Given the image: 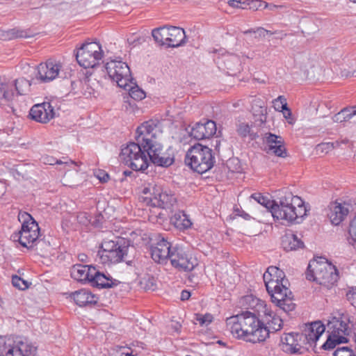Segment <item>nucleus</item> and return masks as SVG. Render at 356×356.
Segmentation results:
<instances>
[{
  "label": "nucleus",
  "mask_w": 356,
  "mask_h": 356,
  "mask_svg": "<svg viewBox=\"0 0 356 356\" xmlns=\"http://www.w3.org/2000/svg\"><path fill=\"white\" fill-rule=\"evenodd\" d=\"M213 318L212 315L210 314H206L204 315L197 314L195 316V320L198 322L200 325H207L212 322Z\"/></svg>",
  "instance_id": "44"
},
{
  "label": "nucleus",
  "mask_w": 356,
  "mask_h": 356,
  "mask_svg": "<svg viewBox=\"0 0 356 356\" xmlns=\"http://www.w3.org/2000/svg\"><path fill=\"white\" fill-rule=\"evenodd\" d=\"M267 113H252L248 118L250 122L238 120L236 124V131L238 134L242 137H249L251 140H254L258 137L256 132L254 131L253 127H261L266 121Z\"/></svg>",
  "instance_id": "17"
},
{
  "label": "nucleus",
  "mask_w": 356,
  "mask_h": 356,
  "mask_svg": "<svg viewBox=\"0 0 356 356\" xmlns=\"http://www.w3.org/2000/svg\"><path fill=\"white\" fill-rule=\"evenodd\" d=\"M219 69L225 71L231 76L236 75L242 70V63L245 57L235 54L226 53L214 59Z\"/></svg>",
  "instance_id": "18"
},
{
  "label": "nucleus",
  "mask_w": 356,
  "mask_h": 356,
  "mask_svg": "<svg viewBox=\"0 0 356 356\" xmlns=\"http://www.w3.org/2000/svg\"><path fill=\"white\" fill-rule=\"evenodd\" d=\"M216 122L211 120H203L197 122L192 128L191 136L196 140L209 138L216 133Z\"/></svg>",
  "instance_id": "22"
},
{
  "label": "nucleus",
  "mask_w": 356,
  "mask_h": 356,
  "mask_svg": "<svg viewBox=\"0 0 356 356\" xmlns=\"http://www.w3.org/2000/svg\"><path fill=\"white\" fill-rule=\"evenodd\" d=\"M58 116L56 113H29L27 118L38 122L47 123Z\"/></svg>",
  "instance_id": "35"
},
{
  "label": "nucleus",
  "mask_w": 356,
  "mask_h": 356,
  "mask_svg": "<svg viewBox=\"0 0 356 356\" xmlns=\"http://www.w3.org/2000/svg\"><path fill=\"white\" fill-rule=\"evenodd\" d=\"M271 216L277 220H284L289 223L300 222L299 220L307 215L304 201L290 192H286L275 200Z\"/></svg>",
  "instance_id": "4"
},
{
  "label": "nucleus",
  "mask_w": 356,
  "mask_h": 356,
  "mask_svg": "<svg viewBox=\"0 0 356 356\" xmlns=\"http://www.w3.org/2000/svg\"><path fill=\"white\" fill-rule=\"evenodd\" d=\"M350 205L346 202L335 201L329 205L327 216L332 225H338L345 220L350 211Z\"/></svg>",
  "instance_id": "23"
},
{
  "label": "nucleus",
  "mask_w": 356,
  "mask_h": 356,
  "mask_svg": "<svg viewBox=\"0 0 356 356\" xmlns=\"http://www.w3.org/2000/svg\"><path fill=\"white\" fill-rule=\"evenodd\" d=\"M13 87V85L3 83L0 81V105L4 104L3 102H8L13 99L14 97Z\"/></svg>",
  "instance_id": "34"
},
{
  "label": "nucleus",
  "mask_w": 356,
  "mask_h": 356,
  "mask_svg": "<svg viewBox=\"0 0 356 356\" xmlns=\"http://www.w3.org/2000/svg\"><path fill=\"white\" fill-rule=\"evenodd\" d=\"M252 111H262L266 110V102L260 98H254L252 101Z\"/></svg>",
  "instance_id": "43"
},
{
  "label": "nucleus",
  "mask_w": 356,
  "mask_h": 356,
  "mask_svg": "<svg viewBox=\"0 0 356 356\" xmlns=\"http://www.w3.org/2000/svg\"><path fill=\"white\" fill-rule=\"evenodd\" d=\"M95 267L82 264H75L70 270L71 277L76 281L90 283L92 277V269Z\"/></svg>",
  "instance_id": "26"
},
{
  "label": "nucleus",
  "mask_w": 356,
  "mask_h": 356,
  "mask_svg": "<svg viewBox=\"0 0 356 356\" xmlns=\"http://www.w3.org/2000/svg\"><path fill=\"white\" fill-rule=\"evenodd\" d=\"M129 246V242L124 238L104 240L97 257L103 264H117L124 261L127 255Z\"/></svg>",
  "instance_id": "9"
},
{
  "label": "nucleus",
  "mask_w": 356,
  "mask_h": 356,
  "mask_svg": "<svg viewBox=\"0 0 356 356\" xmlns=\"http://www.w3.org/2000/svg\"><path fill=\"white\" fill-rule=\"evenodd\" d=\"M356 111V106H347L340 108L339 111Z\"/></svg>",
  "instance_id": "56"
},
{
  "label": "nucleus",
  "mask_w": 356,
  "mask_h": 356,
  "mask_svg": "<svg viewBox=\"0 0 356 356\" xmlns=\"http://www.w3.org/2000/svg\"><path fill=\"white\" fill-rule=\"evenodd\" d=\"M103 54L102 46L99 42H86L78 49L76 59L83 67L93 68L99 64L103 58Z\"/></svg>",
  "instance_id": "14"
},
{
  "label": "nucleus",
  "mask_w": 356,
  "mask_h": 356,
  "mask_svg": "<svg viewBox=\"0 0 356 356\" xmlns=\"http://www.w3.org/2000/svg\"><path fill=\"white\" fill-rule=\"evenodd\" d=\"M20 139H19L18 140L16 141V145H20L22 147H24L25 148H28L29 147H27V145H29L31 144V143L28 142V143H20L19 142Z\"/></svg>",
  "instance_id": "60"
},
{
  "label": "nucleus",
  "mask_w": 356,
  "mask_h": 356,
  "mask_svg": "<svg viewBox=\"0 0 356 356\" xmlns=\"http://www.w3.org/2000/svg\"><path fill=\"white\" fill-rule=\"evenodd\" d=\"M172 251L170 261L177 270L189 272L197 266L196 258L186 251L183 247L175 245Z\"/></svg>",
  "instance_id": "16"
},
{
  "label": "nucleus",
  "mask_w": 356,
  "mask_h": 356,
  "mask_svg": "<svg viewBox=\"0 0 356 356\" xmlns=\"http://www.w3.org/2000/svg\"><path fill=\"white\" fill-rule=\"evenodd\" d=\"M282 245L286 251L296 250L304 247V243L292 232L286 233L282 237Z\"/></svg>",
  "instance_id": "31"
},
{
  "label": "nucleus",
  "mask_w": 356,
  "mask_h": 356,
  "mask_svg": "<svg viewBox=\"0 0 356 356\" xmlns=\"http://www.w3.org/2000/svg\"><path fill=\"white\" fill-rule=\"evenodd\" d=\"M227 328L236 338L253 343L264 341L268 332L255 313L246 311L226 320Z\"/></svg>",
  "instance_id": "1"
},
{
  "label": "nucleus",
  "mask_w": 356,
  "mask_h": 356,
  "mask_svg": "<svg viewBox=\"0 0 356 356\" xmlns=\"http://www.w3.org/2000/svg\"><path fill=\"white\" fill-rule=\"evenodd\" d=\"M334 356H356L354 351L348 347L338 348L333 353Z\"/></svg>",
  "instance_id": "47"
},
{
  "label": "nucleus",
  "mask_w": 356,
  "mask_h": 356,
  "mask_svg": "<svg viewBox=\"0 0 356 356\" xmlns=\"http://www.w3.org/2000/svg\"><path fill=\"white\" fill-rule=\"evenodd\" d=\"M172 248H174V245L163 238L154 245H152L150 248L151 257L158 264H166L170 259Z\"/></svg>",
  "instance_id": "20"
},
{
  "label": "nucleus",
  "mask_w": 356,
  "mask_h": 356,
  "mask_svg": "<svg viewBox=\"0 0 356 356\" xmlns=\"http://www.w3.org/2000/svg\"><path fill=\"white\" fill-rule=\"evenodd\" d=\"M129 90L130 97L135 100H142L145 97V92L138 86L131 87Z\"/></svg>",
  "instance_id": "42"
},
{
  "label": "nucleus",
  "mask_w": 356,
  "mask_h": 356,
  "mask_svg": "<svg viewBox=\"0 0 356 356\" xmlns=\"http://www.w3.org/2000/svg\"><path fill=\"white\" fill-rule=\"evenodd\" d=\"M61 67L60 63L53 60L40 63L37 68L36 79L42 83L49 82L58 76Z\"/></svg>",
  "instance_id": "19"
},
{
  "label": "nucleus",
  "mask_w": 356,
  "mask_h": 356,
  "mask_svg": "<svg viewBox=\"0 0 356 356\" xmlns=\"http://www.w3.org/2000/svg\"><path fill=\"white\" fill-rule=\"evenodd\" d=\"M191 297V293L188 291L184 290L181 293V300H187Z\"/></svg>",
  "instance_id": "54"
},
{
  "label": "nucleus",
  "mask_w": 356,
  "mask_h": 356,
  "mask_svg": "<svg viewBox=\"0 0 356 356\" xmlns=\"http://www.w3.org/2000/svg\"><path fill=\"white\" fill-rule=\"evenodd\" d=\"M250 198L254 199L259 204L264 206L266 209L267 212L270 213V210H273V207H274L275 200L271 201L261 193H253L251 195Z\"/></svg>",
  "instance_id": "37"
},
{
  "label": "nucleus",
  "mask_w": 356,
  "mask_h": 356,
  "mask_svg": "<svg viewBox=\"0 0 356 356\" xmlns=\"http://www.w3.org/2000/svg\"><path fill=\"white\" fill-rule=\"evenodd\" d=\"M284 118L287 120V122L293 124L295 122L296 118L294 117V113H282Z\"/></svg>",
  "instance_id": "53"
},
{
  "label": "nucleus",
  "mask_w": 356,
  "mask_h": 356,
  "mask_svg": "<svg viewBox=\"0 0 356 356\" xmlns=\"http://www.w3.org/2000/svg\"><path fill=\"white\" fill-rule=\"evenodd\" d=\"M348 233L350 243H356V216L350 223Z\"/></svg>",
  "instance_id": "49"
},
{
  "label": "nucleus",
  "mask_w": 356,
  "mask_h": 356,
  "mask_svg": "<svg viewBox=\"0 0 356 356\" xmlns=\"http://www.w3.org/2000/svg\"><path fill=\"white\" fill-rule=\"evenodd\" d=\"M346 341L341 339L339 337H336L329 333L326 341L323 343L321 348L324 350H332L335 348L337 344L345 343Z\"/></svg>",
  "instance_id": "39"
},
{
  "label": "nucleus",
  "mask_w": 356,
  "mask_h": 356,
  "mask_svg": "<svg viewBox=\"0 0 356 356\" xmlns=\"http://www.w3.org/2000/svg\"><path fill=\"white\" fill-rule=\"evenodd\" d=\"M18 219L22 222L21 229L12 235L23 247H29L40 236V227L34 218L26 212H19Z\"/></svg>",
  "instance_id": "11"
},
{
  "label": "nucleus",
  "mask_w": 356,
  "mask_h": 356,
  "mask_svg": "<svg viewBox=\"0 0 356 356\" xmlns=\"http://www.w3.org/2000/svg\"><path fill=\"white\" fill-rule=\"evenodd\" d=\"M185 163L194 171L203 174L213 168L215 158L211 148L197 143L187 151Z\"/></svg>",
  "instance_id": "8"
},
{
  "label": "nucleus",
  "mask_w": 356,
  "mask_h": 356,
  "mask_svg": "<svg viewBox=\"0 0 356 356\" xmlns=\"http://www.w3.org/2000/svg\"><path fill=\"white\" fill-rule=\"evenodd\" d=\"M356 113H350L345 115V113H337L332 117L333 121L335 122H342L350 120Z\"/></svg>",
  "instance_id": "50"
},
{
  "label": "nucleus",
  "mask_w": 356,
  "mask_h": 356,
  "mask_svg": "<svg viewBox=\"0 0 356 356\" xmlns=\"http://www.w3.org/2000/svg\"><path fill=\"white\" fill-rule=\"evenodd\" d=\"M334 148V143H325L318 144L316 147V150L317 152H320L322 154H327L332 149Z\"/></svg>",
  "instance_id": "48"
},
{
  "label": "nucleus",
  "mask_w": 356,
  "mask_h": 356,
  "mask_svg": "<svg viewBox=\"0 0 356 356\" xmlns=\"http://www.w3.org/2000/svg\"><path fill=\"white\" fill-rule=\"evenodd\" d=\"M92 277L90 284L99 288H110L116 285L117 280H113L110 275H106L98 271L95 268L92 269Z\"/></svg>",
  "instance_id": "29"
},
{
  "label": "nucleus",
  "mask_w": 356,
  "mask_h": 356,
  "mask_svg": "<svg viewBox=\"0 0 356 356\" xmlns=\"http://www.w3.org/2000/svg\"><path fill=\"white\" fill-rule=\"evenodd\" d=\"M348 322L349 319L346 315L334 317L327 325V332L347 341L346 335L349 333Z\"/></svg>",
  "instance_id": "21"
},
{
  "label": "nucleus",
  "mask_w": 356,
  "mask_h": 356,
  "mask_svg": "<svg viewBox=\"0 0 356 356\" xmlns=\"http://www.w3.org/2000/svg\"><path fill=\"white\" fill-rule=\"evenodd\" d=\"M66 104L57 98H53L48 102H44L40 104H35L31 106L29 111H59L65 108Z\"/></svg>",
  "instance_id": "27"
},
{
  "label": "nucleus",
  "mask_w": 356,
  "mask_h": 356,
  "mask_svg": "<svg viewBox=\"0 0 356 356\" xmlns=\"http://www.w3.org/2000/svg\"><path fill=\"white\" fill-rule=\"evenodd\" d=\"M12 284L15 287L20 290H24L29 287L28 282L17 275L13 276Z\"/></svg>",
  "instance_id": "46"
},
{
  "label": "nucleus",
  "mask_w": 356,
  "mask_h": 356,
  "mask_svg": "<svg viewBox=\"0 0 356 356\" xmlns=\"http://www.w3.org/2000/svg\"><path fill=\"white\" fill-rule=\"evenodd\" d=\"M334 107V105H332L331 103H319L317 99H314L311 102L310 106L309 109V110H315L317 111L318 109L324 110L325 108L327 109H332Z\"/></svg>",
  "instance_id": "41"
},
{
  "label": "nucleus",
  "mask_w": 356,
  "mask_h": 356,
  "mask_svg": "<svg viewBox=\"0 0 356 356\" xmlns=\"http://www.w3.org/2000/svg\"><path fill=\"white\" fill-rule=\"evenodd\" d=\"M338 277L337 268L325 258L318 257L309 261L306 273L308 280L329 287L337 282Z\"/></svg>",
  "instance_id": "6"
},
{
  "label": "nucleus",
  "mask_w": 356,
  "mask_h": 356,
  "mask_svg": "<svg viewBox=\"0 0 356 356\" xmlns=\"http://www.w3.org/2000/svg\"><path fill=\"white\" fill-rule=\"evenodd\" d=\"M263 278L272 302L284 312L293 311L296 305L293 302L292 293L286 286L284 271L276 266H270Z\"/></svg>",
  "instance_id": "2"
},
{
  "label": "nucleus",
  "mask_w": 356,
  "mask_h": 356,
  "mask_svg": "<svg viewBox=\"0 0 356 356\" xmlns=\"http://www.w3.org/2000/svg\"><path fill=\"white\" fill-rule=\"evenodd\" d=\"M121 356H136V355H133L131 353H122L121 354Z\"/></svg>",
  "instance_id": "61"
},
{
  "label": "nucleus",
  "mask_w": 356,
  "mask_h": 356,
  "mask_svg": "<svg viewBox=\"0 0 356 356\" xmlns=\"http://www.w3.org/2000/svg\"><path fill=\"white\" fill-rule=\"evenodd\" d=\"M142 193L141 201L147 206L170 209L177 203V197L170 190L154 182L145 185Z\"/></svg>",
  "instance_id": "7"
},
{
  "label": "nucleus",
  "mask_w": 356,
  "mask_h": 356,
  "mask_svg": "<svg viewBox=\"0 0 356 356\" xmlns=\"http://www.w3.org/2000/svg\"><path fill=\"white\" fill-rule=\"evenodd\" d=\"M55 163L58 164V165H64L65 168L66 166H71V165H74V163L72 161H70V162L65 161V162H63L61 160H56Z\"/></svg>",
  "instance_id": "57"
},
{
  "label": "nucleus",
  "mask_w": 356,
  "mask_h": 356,
  "mask_svg": "<svg viewBox=\"0 0 356 356\" xmlns=\"http://www.w3.org/2000/svg\"><path fill=\"white\" fill-rule=\"evenodd\" d=\"M325 327L321 321H314L305 324L300 333L294 337L289 334L286 337L287 344L290 346L289 350L293 354H302L314 345L321 335L325 332Z\"/></svg>",
  "instance_id": "5"
},
{
  "label": "nucleus",
  "mask_w": 356,
  "mask_h": 356,
  "mask_svg": "<svg viewBox=\"0 0 356 356\" xmlns=\"http://www.w3.org/2000/svg\"><path fill=\"white\" fill-rule=\"evenodd\" d=\"M106 70L109 78L115 81L120 88L126 89L133 79L128 65L122 60H111L107 62Z\"/></svg>",
  "instance_id": "15"
},
{
  "label": "nucleus",
  "mask_w": 356,
  "mask_h": 356,
  "mask_svg": "<svg viewBox=\"0 0 356 356\" xmlns=\"http://www.w3.org/2000/svg\"><path fill=\"white\" fill-rule=\"evenodd\" d=\"M76 305L83 307L90 305H95L97 302V297L92 294L89 290L81 289L71 293Z\"/></svg>",
  "instance_id": "28"
},
{
  "label": "nucleus",
  "mask_w": 356,
  "mask_h": 356,
  "mask_svg": "<svg viewBox=\"0 0 356 356\" xmlns=\"http://www.w3.org/2000/svg\"><path fill=\"white\" fill-rule=\"evenodd\" d=\"M348 143V140H347V139L341 141V143Z\"/></svg>",
  "instance_id": "64"
},
{
  "label": "nucleus",
  "mask_w": 356,
  "mask_h": 356,
  "mask_svg": "<svg viewBox=\"0 0 356 356\" xmlns=\"http://www.w3.org/2000/svg\"><path fill=\"white\" fill-rule=\"evenodd\" d=\"M260 317L262 318L261 323H264V327L268 330V334L270 332L278 331L282 327V318L267 307L263 309Z\"/></svg>",
  "instance_id": "25"
},
{
  "label": "nucleus",
  "mask_w": 356,
  "mask_h": 356,
  "mask_svg": "<svg viewBox=\"0 0 356 356\" xmlns=\"http://www.w3.org/2000/svg\"><path fill=\"white\" fill-rule=\"evenodd\" d=\"M22 37H24V32L16 29L0 31V39L3 40H10Z\"/></svg>",
  "instance_id": "38"
},
{
  "label": "nucleus",
  "mask_w": 356,
  "mask_h": 356,
  "mask_svg": "<svg viewBox=\"0 0 356 356\" xmlns=\"http://www.w3.org/2000/svg\"><path fill=\"white\" fill-rule=\"evenodd\" d=\"M264 141L267 144L266 150L268 153L271 152L277 156L283 158L287 156L286 149L280 136L271 133H267L264 137Z\"/></svg>",
  "instance_id": "24"
},
{
  "label": "nucleus",
  "mask_w": 356,
  "mask_h": 356,
  "mask_svg": "<svg viewBox=\"0 0 356 356\" xmlns=\"http://www.w3.org/2000/svg\"><path fill=\"white\" fill-rule=\"evenodd\" d=\"M269 6H270V10H273V8L282 7V6H276V5H272V4H270Z\"/></svg>",
  "instance_id": "62"
},
{
  "label": "nucleus",
  "mask_w": 356,
  "mask_h": 356,
  "mask_svg": "<svg viewBox=\"0 0 356 356\" xmlns=\"http://www.w3.org/2000/svg\"><path fill=\"white\" fill-rule=\"evenodd\" d=\"M348 300L356 308V286L352 288L346 294Z\"/></svg>",
  "instance_id": "51"
},
{
  "label": "nucleus",
  "mask_w": 356,
  "mask_h": 356,
  "mask_svg": "<svg viewBox=\"0 0 356 356\" xmlns=\"http://www.w3.org/2000/svg\"><path fill=\"white\" fill-rule=\"evenodd\" d=\"M240 303L245 309L254 310L253 313H255L257 316H261L263 309H265L266 307L263 301L252 296L243 297L240 300Z\"/></svg>",
  "instance_id": "30"
},
{
  "label": "nucleus",
  "mask_w": 356,
  "mask_h": 356,
  "mask_svg": "<svg viewBox=\"0 0 356 356\" xmlns=\"http://www.w3.org/2000/svg\"><path fill=\"white\" fill-rule=\"evenodd\" d=\"M120 160L129 168L135 171H144L149 165L146 151L141 143H129L121 149Z\"/></svg>",
  "instance_id": "10"
},
{
  "label": "nucleus",
  "mask_w": 356,
  "mask_h": 356,
  "mask_svg": "<svg viewBox=\"0 0 356 356\" xmlns=\"http://www.w3.org/2000/svg\"><path fill=\"white\" fill-rule=\"evenodd\" d=\"M28 249L34 250L36 253L42 257H46L50 250V244L48 241L43 238H38L33 244L27 247Z\"/></svg>",
  "instance_id": "33"
},
{
  "label": "nucleus",
  "mask_w": 356,
  "mask_h": 356,
  "mask_svg": "<svg viewBox=\"0 0 356 356\" xmlns=\"http://www.w3.org/2000/svg\"><path fill=\"white\" fill-rule=\"evenodd\" d=\"M241 3L236 0H229L228 4L233 8H241L240 4Z\"/></svg>",
  "instance_id": "55"
},
{
  "label": "nucleus",
  "mask_w": 356,
  "mask_h": 356,
  "mask_svg": "<svg viewBox=\"0 0 356 356\" xmlns=\"http://www.w3.org/2000/svg\"><path fill=\"white\" fill-rule=\"evenodd\" d=\"M243 33L244 35L254 34V38L256 39H259L266 36V29L262 27H258L256 29H250L244 31Z\"/></svg>",
  "instance_id": "45"
},
{
  "label": "nucleus",
  "mask_w": 356,
  "mask_h": 356,
  "mask_svg": "<svg viewBox=\"0 0 356 356\" xmlns=\"http://www.w3.org/2000/svg\"><path fill=\"white\" fill-rule=\"evenodd\" d=\"M272 103L275 111H291L288 107L286 99L284 96H279Z\"/></svg>",
  "instance_id": "40"
},
{
  "label": "nucleus",
  "mask_w": 356,
  "mask_h": 356,
  "mask_svg": "<svg viewBox=\"0 0 356 356\" xmlns=\"http://www.w3.org/2000/svg\"><path fill=\"white\" fill-rule=\"evenodd\" d=\"M36 348L22 337H10L0 342V356H34Z\"/></svg>",
  "instance_id": "12"
},
{
  "label": "nucleus",
  "mask_w": 356,
  "mask_h": 356,
  "mask_svg": "<svg viewBox=\"0 0 356 356\" xmlns=\"http://www.w3.org/2000/svg\"><path fill=\"white\" fill-rule=\"evenodd\" d=\"M152 35L157 43L169 47H178L186 43L185 31L177 26L156 28L152 30Z\"/></svg>",
  "instance_id": "13"
},
{
  "label": "nucleus",
  "mask_w": 356,
  "mask_h": 356,
  "mask_svg": "<svg viewBox=\"0 0 356 356\" xmlns=\"http://www.w3.org/2000/svg\"><path fill=\"white\" fill-rule=\"evenodd\" d=\"M171 222L179 229H188L192 225L188 216L183 211L175 213L171 218Z\"/></svg>",
  "instance_id": "32"
},
{
  "label": "nucleus",
  "mask_w": 356,
  "mask_h": 356,
  "mask_svg": "<svg viewBox=\"0 0 356 356\" xmlns=\"http://www.w3.org/2000/svg\"><path fill=\"white\" fill-rule=\"evenodd\" d=\"M31 83L29 80L22 77L15 81V89L18 95H24L30 91Z\"/></svg>",
  "instance_id": "36"
},
{
  "label": "nucleus",
  "mask_w": 356,
  "mask_h": 356,
  "mask_svg": "<svg viewBox=\"0 0 356 356\" xmlns=\"http://www.w3.org/2000/svg\"><path fill=\"white\" fill-rule=\"evenodd\" d=\"M274 33H275V32H272L270 31H268V30L266 29V34L273 35Z\"/></svg>",
  "instance_id": "63"
},
{
  "label": "nucleus",
  "mask_w": 356,
  "mask_h": 356,
  "mask_svg": "<svg viewBox=\"0 0 356 356\" xmlns=\"http://www.w3.org/2000/svg\"><path fill=\"white\" fill-rule=\"evenodd\" d=\"M155 124L152 121L143 122L136 129V140L141 143L143 148L146 151L149 162L156 165L168 167L174 162V156L164 152L163 146L156 143L152 133Z\"/></svg>",
  "instance_id": "3"
},
{
  "label": "nucleus",
  "mask_w": 356,
  "mask_h": 356,
  "mask_svg": "<svg viewBox=\"0 0 356 356\" xmlns=\"http://www.w3.org/2000/svg\"><path fill=\"white\" fill-rule=\"evenodd\" d=\"M356 71H354L353 72H350L344 70L342 71V76H345L346 77H351V76H356Z\"/></svg>",
  "instance_id": "59"
},
{
  "label": "nucleus",
  "mask_w": 356,
  "mask_h": 356,
  "mask_svg": "<svg viewBox=\"0 0 356 356\" xmlns=\"http://www.w3.org/2000/svg\"><path fill=\"white\" fill-rule=\"evenodd\" d=\"M201 109L202 111H210L211 110H212L213 111L214 110V106L211 104H204V106L201 108Z\"/></svg>",
  "instance_id": "58"
},
{
  "label": "nucleus",
  "mask_w": 356,
  "mask_h": 356,
  "mask_svg": "<svg viewBox=\"0 0 356 356\" xmlns=\"http://www.w3.org/2000/svg\"><path fill=\"white\" fill-rule=\"evenodd\" d=\"M95 176L101 182H104V183L106 182L109 179L108 174L102 170H97L95 172Z\"/></svg>",
  "instance_id": "52"
}]
</instances>
